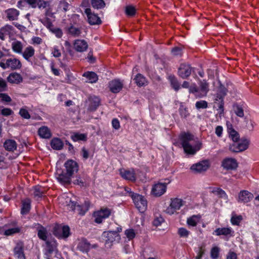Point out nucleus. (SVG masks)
Returning a JSON list of instances; mask_svg holds the SVG:
<instances>
[{
  "instance_id": "f257e3e1",
  "label": "nucleus",
  "mask_w": 259,
  "mask_h": 259,
  "mask_svg": "<svg viewBox=\"0 0 259 259\" xmlns=\"http://www.w3.org/2000/svg\"><path fill=\"white\" fill-rule=\"evenodd\" d=\"M65 169L58 171L57 178L58 181L64 185H69L71 182V178L78 171V163L71 159L68 160L64 163Z\"/></svg>"
},
{
  "instance_id": "f03ea898",
  "label": "nucleus",
  "mask_w": 259,
  "mask_h": 259,
  "mask_svg": "<svg viewBox=\"0 0 259 259\" xmlns=\"http://www.w3.org/2000/svg\"><path fill=\"white\" fill-rule=\"evenodd\" d=\"M194 136L189 132L182 133L179 136L181 144L185 153L188 155H194L202 148V143L197 141L194 146L190 142L194 140Z\"/></svg>"
},
{
  "instance_id": "7ed1b4c3",
  "label": "nucleus",
  "mask_w": 259,
  "mask_h": 259,
  "mask_svg": "<svg viewBox=\"0 0 259 259\" xmlns=\"http://www.w3.org/2000/svg\"><path fill=\"white\" fill-rule=\"evenodd\" d=\"M121 227H117L116 231H109L103 232L102 236L105 238L106 247L111 248L114 241H119L120 239V236L118 232H121Z\"/></svg>"
},
{
  "instance_id": "20e7f679",
  "label": "nucleus",
  "mask_w": 259,
  "mask_h": 259,
  "mask_svg": "<svg viewBox=\"0 0 259 259\" xmlns=\"http://www.w3.org/2000/svg\"><path fill=\"white\" fill-rule=\"evenodd\" d=\"M53 234L58 239H66L70 235V228L68 226L56 224L53 228Z\"/></svg>"
},
{
  "instance_id": "39448f33",
  "label": "nucleus",
  "mask_w": 259,
  "mask_h": 259,
  "mask_svg": "<svg viewBox=\"0 0 259 259\" xmlns=\"http://www.w3.org/2000/svg\"><path fill=\"white\" fill-rule=\"evenodd\" d=\"M70 210L76 212L77 214L83 215L89 210L90 202L89 201H85L83 204H77L76 202L70 201L67 205Z\"/></svg>"
},
{
  "instance_id": "423d86ee",
  "label": "nucleus",
  "mask_w": 259,
  "mask_h": 259,
  "mask_svg": "<svg viewBox=\"0 0 259 259\" xmlns=\"http://www.w3.org/2000/svg\"><path fill=\"white\" fill-rule=\"evenodd\" d=\"M185 203V202L182 199L178 198H171L170 204L166 209L165 212L170 215L173 214L178 210H179Z\"/></svg>"
},
{
  "instance_id": "0eeeda50",
  "label": "nucleus",
  "mask_w": 259,
  "mask_h": 259,
  "mask_svg": "<svg viewBox=\"0 0 259 259\" xmlns=\"http://www.w3.org/2000/svg\"><path fill=\"white\" fill-rule=\"evenodd\" d=\"M194 71V68L190 64L183 63L180 64L178 68V75L182 79H187Z\"/></svg>"
},
{
  "instance_id": "6e6552de",
  "label": "nucleus",
  "mask_w": 259,
  "mask_h": 259,
  "mask_svg": "<svg viewBox=\"0 0 259 259\" xmlns=\"http://www.w3.org/2000/svg\"><path fill=\"white\" fill-rule=\"evenodd\" d=\"M170 182V180L167 179L164 180V182H158L155 184L152 189L153 195L157 197L162 195L166 192L167 185Z\"/></svg>"
},
{
  "instance_id": "1a4fd4ad",
  "label": "nucleus",
  "mask_w": 259,
  "mask_h": 259,
  "mask_svg": "<svg viewBox=\"0 0 259 259\" xmlns=\"http://www.w3.org/2000/svg\"><path fill=\"white\" fill-rule=\"evenodd\" d=\"M112 209L107 207H102L99 210L94 212L95 222L97 224L102 223L104 219L109 217L111 214Z\"/></svg>"
},
{
  "instance_id": "9d476101",
  "label": "nucleus",
  "mask_w": 259,
  "mask_h": 259,
  "mask_svg": "<svg viewBox=\"0 0 259 259\" xmlns=\"http://www.w3.org/2000/svg\"><path fill=\"white\" fill-rule=\"evenodd\" d=\"M132 199L136 207L140 212H143L146 209L147 201L143 196L137 193L133 194Z\"/></svg>"
},
{
  "instance_id": "9b49d317",
  "label": "nucleus",
  "mask_w": 259,
  "mask_h": 259,
  "mask_svg": "<svg viewBox=\"0 0 259 259\" xmlns=\"http://www.w3.org/2000/svg\"><path fill=\"white\" fill-rule=\"evenodd\" d=\"M0 66L3 69L11 68L12 70L19 69L22 67L20 61L16 58H10L6 60V63L0 62Z\"/></svg>"
},
{
  "instance_id": "f8f14e48",
  "label": "nucleus",
  "mask_w": 259,
  "mask_h": 259,
  "mask_svg": "<svg viewBox=\"0 0 259 259\" xmlns=\"http://www.w3.org/2000/svg\"><path fill=\"white\" fill-rule=\"evenodd\" d=\"M249 144L247 139H242L239 143H234L230 147V150L234 152H239L246 150Z\"/></svg>"
},
{
  "instance_id": "ddd939ff",
  "label": "nucleus",
  "mask_w": 259,
  "mask_h": 259,
  "mask_svg": "<svg viewBox=\"0 0 259 259\" xmlns=\"http://www.w3.org/2000/svg\"><path fill=\"white\" fill-rule=\"evenodd\" d=\"M84 13L88 17V21L89 23L92 25H99L102 23L101 19L98 17V15L92 12L90 8H85Z\"/></svg>"
},
{
  "instance_id": "4468645a",
  "label": "nucleus",
  "mask_w": 259,
  "mask_h": 259,
  "mask_svg": "<svg viewBox=\"0 0 259 259\" xmlns=\"http://www.w3.org/2000/svg\"><path fill=\"white\" fill-rule=\"evenodd\" d=\"M46 247L45 249V255L46 259H52V253L57 250V242L55 240H48L46 242Z\"/></svg>"
},
{
  "instance_id": "2eb2a0df",
  "label": "nucleus",
  "mask_w": 259,
  "mask_h": 259,
  "mask_svg": "<svg viewBox=\"0 0 259 259\" xmlns=\"http://www.w3.org/2000/svg\"><path fill=\"white\" fill-rule=\"evenodd\" d=\"M14 28L10 25L7 24L0 28V39L5 40L7 36L11 38L14 34Z\"/></svg>"
},
{
  "instance_id": "dca6fc26",
  "label": "nucleus",
  "mask_w": 259,
  "mask_h": 259,
  "mask_svg": "<svg viewBox=\"0 0 259 259\" xmlns=\"http://www.w3.org/2000/svg\"><path fill=\"white\" fill-rule=\"evenodd\" d=\"M222 166L227 170H234L238 167V163L234 158H226L222 162Z\"/></svg>"
},
{
  "instance_id": "f3484780",
  "label": "nucleus",
  "mask_w": 259,
  "mask_h": 259,
  "mask_svg": "<svg viewBox=\"0 0 259 259\" xmlns=\"http://www.w3.org/2000/svg\"><path fill=\"white\" fill-rule=\"evenodd\" d=\"M123 82L119 79H115L109 82L110 91L113 93H119L123 88Z\"/></svg>"
},
{
  "instance_id": "a211bd4d",
  "label": "nucleus",
  "mask_w": 259,
  "mask_h": 259,
  "mask_svg": "<svg viewBox=\"0 0 259 259\" xmlns=\"http://www.w3.org/2000/svg\"><path fill=\"white\" fill-rule=\"evenodd\" d=\"M209 167L208 161L207 160H204L192 165L191 167V169L196 172H201L206 171Z\"/></svg>"
},
{
  "instance_id": "6ab92c4d",
  "label": "nucleus",
  "mask_w": 259,
  "mask_h": 259,
  "mask_svg": "<svg viewBox=\"0 0 259 259\" xmlns=\"http://www.w3.org/2000/svg\"><path fill=\"white\" fill-rule=\"evenodd\" d=\"M121 177L126 180L135 182L136 180V174L133 169L127 170L124 168L119 170Z\"/></svg>"
},
{
  "instance_id": "aec40b11",
  "label": "nucleus",
  "mask_w": 259,
  "mask_h": 259,
  "mask_svg": "<svg viewBox=\"0 0 259 259\" xmlns=\"http://www.w3.org/2000/svg\"><path fill=\"white\" fill-rule=\"evenodd\" d=\"M253 195L247 190H242L238 194V202L244 203L250 202L253 198Z\"/></svg>"
},
{
  "instance_id": "412c9836",
  "label": "nucleus",
  "mask_w": 259,
  "mask_h": 259,
  "mask_svg": "<svg viewBox=\"0 0 259 259\" xmlns=\"http://www.w3.org/2000/svg\"><path fill=\"white\" fill-rule=\"evenodd\" d=\"M91 244L84 238L79 240L77 245V249L82 252L88 253L90 249Z\"/></svg>"
},
{
  "instance_id": "4be33fe9",
  "label": "nucleus",
  "mask_w": 259,
  "mask_h": 259,
  "mask_svg": "<svg viewBox=\"0 0 259 259\" xmlns=\"http://www.w3.org/2000/svg\"><path fill=\"white\" fill-rule=\"evenodd\" d=\"M34 227L37 231L38 237L40 239L45 241L46 242V241H48V231L46 228L38 223L35 224Z\"/></svg>"
},
{
  "instance_id": "5701e85b",
  "label": "nucleus",
  "mask_w": 259,
  "mask_h": 259,
  "mask_svg": "<svg viewBox=\"0 0 259 259\" xmlns=\"http://www.w3.org/2000/svg\"><path fill=\"white\" fill-rule=\"evenodd\" d=\"M88 110L95 111L100 105V99L96 96H91L89 98Z\"/></svg>"
},
{
  "instance_id": "b1692460",
  "label": "nucleus",
  "mask_w": 259,
  "mask_h": 259,
  "mask_svg": "<svg viewBox=\"0 0 259 259\" xmlns=\"http://www.w3.org/2000/svg\"><path fill=\"white\" fill-rule=\"evenodd\" d=\"M74 49L79 52H83L88 48L87 42L83 39H77L74 42Z\"/></svg>"
},
{
  "instance_id": "393cba45",
  "label": "nucleus",
  "mask_w": 259,
  "mask_h": 259,
  "mask_svg": "<svg viewBox=\"0 0 259 259\" xmlns=\"http://www.w3.org/2000/svg\"><path fill=\"white\" fill-rule=\"evenodd\" d=\"M234 231L231 228H219L216 229L213 233L217 236H233L234 235Z\"/></svg>"
},
{
  "instance_id": "a878e982",
  "label": "nucleus",
  "mask_w": 259,
  "mask_h": 259,
  "mask_svg": "<svg viewBox=\"0 0 259 259\" xmlns=\"http://www.w3.org/2000/svg\"><path fill=\"white\" fill-rule=\"evenodd\" d=\"M14 254L19 259H25L24 253V246L22 242L18 243L14 249Z\"/></svg>"
},
{
  "instance_id": "bb28decb",
  "label": "nucleus",
  "mask_w": 259,
  "mask_h": 259,
  "mask_svg": "<svg viewBox=\"0 0 259 259\" xmlns=\"http://www.w3.org/2000/svg\"><path fill=\"white\" fill-rule=\"evenodd\" d=\"M35 54L34 49L31 46L27 47L21 53L23 57L27 61H30L31 58L34 56Z\"/></svg>"
},
{
  "instance_id": "cd10ccee",
  "label": "nucleus",
  "mask_w": 259,
  "mask_h": 259,
  "mask_svg": "<svg viewBox=\"0 0 259 259\" xmlns=\"http://www.w3.org/2000/svg\"><path fill=\"white\" fill-rule=\"evenodd\" d=\"M7 80L10 83L18 84L22 82L23 78L20 74L14 72L10 74Z\"/></svg>"
},
{
  "instance_id": "c85d7f7f",
  "label": "nucleus",
  "mask_w": 259,
  "mask_h": 259,
  "mask_svg": "<svg viewBox=\"0 0 259 259\" xmlns=\"http://www.w3.org/2000/svg\"><path fill=\"white\" fill-rule=\"evenodd\" d=\"M7 18L10 21L17 20L19 15V12L17 9L11 8L5 11Z\"/></svg>"
},
{
  "instance_id": "c756f323",
  "label": "nucleus",
  "mask_w": 259,
  "mask_h": 259,
  "mask_svg": "<svg viewBox=\"0 0 259 259\" xmlns=\"http://www.w3.org/2000/svg\"><path fill=\"white\" fill-rule=\"evenodd\" d=\"M38 135L44 139H50L52 136L50 130L46 126L40 127L38 130Z\"/></svg>"
},
{
  "instance_id": "7c9ffc66",
  "label": "nucleus",
  "mask_w": 259,
  "mask_h": 259,
  "mask_svg": "<svg viewBox=\"0 0 259 259\" xmlns=\"http://www.w3.org/2000/svg\"><path fill=\"white\" fill-rule=\"evenodd\" d=\"M82 76L87 78V82L91 83H95L98 80V76L97 74L93 71L85 72L83 74Z\"/></svg>"
},
{
  "instance_id": "2f4dec72",
  "label": "nucleus",
  "mask_w": 259,
  "mask_h": 259,
  "mask_svg": "<svg viewBox=\"0 0 259 259\" xmlns=\"http://www.w3.org/2000/svg\"><path fill=\"white\" fill-rule=\"evenodd\" d=\"M50 145L53 149L60 150L63 148L64 144L60 139L54 138L52 139Z\"/></svg>"
},
{
  "instance_id": "473e14b6",
  "label": "nucleus",
  "mask_w": 259,
  "mask_h": 259,
  "mask_svg": "<svg viewBox=\"0 0 259 259\" xmlns=\"http://www.w3.org/2000/svg\"><path fill=\"white\" fill-rule=\"evenodd\" d=\"M71 7V4L68 3L67 0H61L58 6V10L59 11L66 13L69 11Z\"/></svg>"
},
{
  "instance_id": "72a5a7b5",
  "label": "nucleus",
  "mask_w": 259,
  "mask_h": 259,
  "mask_svg": "<svg viewBox=\"0 0 259 259\" xmlns=\"http://www.w3.org/2000/svg\"><path fill=\"white\" fill-rule=\"evenodd\" d=\"M31 208V201L29 199H25L22 201L21 213L23 215L29 213Z\"/></svg>"
},
{
  "instance_id": "f704fd0d",
  "label": "nucleus",
  "mask_w": 259,
  "mask_h": 259,
  "mask_svg": "<svg viewBox=\"0 0 259 259\" xmlns=\"http://www.w3.org/2000/svg\"><path fill=\"white\" fill-rule=\"evenodd\" d=\"M17 144L13 140H7L4 143V147L9 151L13 152L17 148Z\"/></svg>"
},
{
  "instance_id": "c9c22d12",
  "label": "nucleus",
  "mask_w": 259,
  "mask_h": 259,
  "mask_svg": "<svg viewBox=\"0 0 259 259\" xmlns=\"http://www.w3.org/2000/svg\"><path fill=\"white\" fill-rule=\"evenodd\" d=\"M134 80L135 81L136 84L139 87L145 86L147 84V79L144 75L140 73H138L136 75L134 78Z\"/></svg>"
},
{
  "instance_id": "e433bc0d",
  "label": "nucleus",
  "mask_w": 259,
  "mask_h": 259,
  "mask_svg": "<svg viewBox=\"0 0 259 259\" xmlns=\"http://www.w3.org/2000/svg\"><path fill=\"white\" fill-rule=\"evenodd\" d=\"M11 46L12 49L15 53L21 54L22 53L23 45L21 41L19 40H15L12 42Z\"/></svg>"
},
{
  "instance_id": "4c0bfd02",
  "label": "nucleus",
  "mask_w": 259,
  "mask_h": 259,
  "mask_svg": "<svg viewBox=\"0 0 259 259\" xmlns=\"http://www.w3.org/2000/svg\"><path fill=\"white\" fill-rule=\"evenodd\" d=\"M201 96H205L209 91V84L205 80H200L199 82Z\"/></svg>"
},
{
  "instance_id": "58836bf2",
  "label": "nucleus",
  "mask_w": 259,
  "mask_h": 259,
  "mask_svg": "<svg viewBox=\"0 0 259 259\" xmlns=\"http://www.w3.org/2000/svg\"><path fill=\"white\" fill-rule=\"evenodd\" d=\"M227 127L230 137L234 142H237L239 138V135L238 132L233 128L231 124L229 125L227 123Z\"/></svg>"
},
{
  "instance_id": "ea45409f",
  "label": "nucleus",
  "mask_w": 259,
  "mask_h": 259,
  "mask_svg": "<svg viewBox=\"0 0 259 259\" xmlns=\"http://www.w3.org/2000/svg\"><path fill=\"white\" fill-rule=\"evenodd\" d=\"M210 189H211V192L215 195H217L220 198H227V195L226 193L220 188L216 187H210Z\"/></svg>"
},
{
  "instance_id": "a19ab883",
  "label": "nucleus",
  "mask_w": 259,
  "mask_h": 259,
  "mask_svg": "<svg viewBox=\"0 0 259 259\" xmlns=\"http://www.w3.org/2000/svg\"><path fill=\"white\" fill-rule=\"evenodd\" d=\"M170 85L176 91H178L180 89V84L178 79L174 75H170L168 77Z\"/></svg>"
},
{
  "instance_id": "79ce46f5",
  "label": "nucleus",
  "mask_w": 259,
  "mask_h": 259,
  "mask_svg": "<svg viewBox=\"0 0 259 259\" xmlns=\"http://www.w3.org/2000/svg\"><path fill=\"white\" fill-rule=\"evenodd\" d=\"M91 4L92 7L96 9H101L105 6L104 0H91Z\"/></svg>"
},
{
  "instance_id": "37998d69",
  "label": "nucleus",
  "mask_w": 259,
  "mask_h": 259,
  "mask_svg": "<svg viewBox=\"0 0 259 259\" xmlns=\"http://www.w3.org/2000/svg\"><path fill=\"white\" fill-rule=\"evenodd\" d=\"M68 33L71 35L77 37L81 34V30L79 28H77L72 25L68 28Z\"/></svg>"
},
{
  "instance_id": "c03bdc74",
  "label": "nucleus",
  "mask_w": 259,
  "mask_h": 259,
  "mask_svg": "<svg viewBox=\"0 0 259 259\" xmlns=\"http://www.w3.org/2000/svg\"><path fill=\"white\" fill-rule=\"evenodd\" d=\"M200 218L199 215H194L187 219V223L189 226L195 227L197 225Z\"/></svg>"
},
{
  "instance_id": "a18cd8bd",
  "label": "nucleus",
  "mask_w": 259,
  "mask_h": 259,
  "mask_svg": "<svg viewBox=\"0 0 259 259\" xmlns=\"http://www.w3.org/2000/svg\"><path fill=\"white\" fill-rule=\"evenodd\" d=\"M71 138L74 142L78 141H86L87 140V136L84 134L75 133L72 135Z\"/></svg>"
},
{
  "instance_id": "49530a36",
  "label": "nucleus",
  "mask_w": 259,
  "mask_h": 259,
  "mask_svg": "<svg viewBox=\"0 0 259 259\" xmlns=\"http://www.w3.org/2000/svg\"><path fill=\"white\" fill-rule=\"evenodd\" d=\"M179 111L182 118H187L190 115L188 108L182 104L180 105Z\"/></svg>"
},
{
  "instance_id": "de8ad7c7",
  "label": "nucleus",
  "mask_w": 259,
  "mask_h": 259,
  "mask_svg": "<svg viewBox=\"0 0 259 259\" xmlns=\"http://www.w3.org/2000/svg\"><path fill=\"white\" fill-rule=\"evenodd\" d=\"M215 104L217 105L218 107V110H219V114L221 115L224 113V99H219L218 98H215Z\"/></svg>"
},
{
  "instance_id": "09e8293b",
  "label": "nucleus",
  "mask_w": 259,
  "mask_h": 259,
  "mask_svg": "<svg viewBox=\"0 0 259 259\" xmlns=\"http://www.w3.org/2000/svg\"><path fill=\"white\" fill-rule=\"evenodd\" d=\"M85 176L84 174H83L82 176L77 175L76 177V179L74 180L73 183L75 185L83 186L85 183Z\"/></svg>"
},
{
  "instance_id": "8fccbe9b",
  "label": "nucleus",
  "mask_w": 259,
  "mask_h": 259,
  "mask_svg": "<svg viewBox=\"0 0 259 259\" xmlns=\"http://www.w3.org/2000/svg\"><path fill=\"white\" fill-rule=\"evenodd\" d=\"M227 90L224 87H220L216 95V98L219 99H223L227 95Z\"/></svg>"
},
{
  "instance_id": "3c124183",
  "label": "nucleus",
  "mask_w": 259,
  "mask_h": 259,
  "mask_svg": "<svg viewBox=\"0 0 259 259\" xmlns=\"http://www.w3.org/2000/svg\"><path fill=\"white\" fill-rule=\"evenodd\" d=\"M44 193V188L42 187L39 186L34 187V195L35 197L40 198L42 196Z\"/></svg>"
},
{
  "instance_id": "603ef678",
  "label": "nucleus",
  "mask_w": 259,
  "mask_h": 259,
  "mask_svg": "<svg viewBox=\"0 0 259 259\" xmlns=\"http://www.w3.org/2000/svg\"><path fill=\"white\" fill-rule=\"evenodd\" d=\"M21 231V228L19 227H16L14 228L9 229L6 230L4 232V235L10 236L14 234L19 233Z\"/></svg>"
},
{
  "instance_id": "864d4df0",
  "label": "nucleus",
  "mask_w": 259,
  "mask_h": 259,
  "mask_svg": "<svg viewBox=\"0 0 259 259\" xmlns=\"http://www.w3.org/2000/svg\"><path fill=\"white\" fill-rule=\"evenodd\" d=\"M8 163L7 159L2 152H0V169H5L7 168Z\"/></svg>"
},
{
  "instance_id": "5fc2aeb1",
  "label": "nucleus",
  "mask_w": 259,
  "mask_h": 259,
  "mask_svg": "<svg viewBox=\"0 0 259 259\" xmlns=\"http://www.w3.org/2000/svg\"><path fill=\"white\" fill-rule=\"evenodd\" d=\"M136 10L132 6H127L125 8V14L127 16L133 17L136 14Z\"/></svg>"
},
{
  "instance_id": "6e6d98bb",
  "label": "nucleus",
  "mask_w": 259,
  "mask_h": 259,
  "mask_svg": "<svg viewBox=\"0 0 259 259\" xmlns=\"http://www.w3.org/2000/svg\"><path fill=\"white\" fill-rule=\"evenodd\" d=\"M220 248L218 246L213 247L210 250V257L212 259H217L219 255Z\"/></svg>"
},
{
  "instance_id": "4d7b16f0",
  "label": "nucleus",
  "mask_w": 259,
  "mask_h": 259,
  "mask_svg": "<svg viewBox=\"0 0 259 259\" xmlns=\"http://www.w3.org/2000/svg\"><path fill=\"white\" fill-rule=\"evenodd\" d=\"M242 220V217L241 215H233L231 218V222L233 225L239 226Z\"/></svg>"
},
{
  "instance_id": "13d9d810",
  "label": "nucleus",
  "mask_w": 259,
  "mask_h": 259,
  "mask_svg": "<svg viewBox=\"0 0 259 259\" xmlns=\"http://www.w3.org/2000/svg\"><path fill=\"white\" fill-rule=\"evenodd\" d=\"M196 108L198 109H206L208 107V103L206 101L201 100L197 101L195 104Z\"/></svg>"
},
{
  "instance_id": "bf43d9fd",
  "label": "nucleus",
  "mask_w": 259,
  "mask_h": 259,
  "mask_svg": "<svg viewBox=\"0 0 259 259\" xmlns=\"http://www.w3.org/2000/svg\"><path fill=\"white\" fill-rule=\"evenodd\" d=\"M234 108L235 113L238 116L240 117H243L244 116V111L241 106L237 105L235 106Z\"/></svg>"
},
{
  "instance_id": "052dcab7",
  "label": "nucleus",
  "mask_w": 259,
  "mask_h": 259,
  "mask_svg": "<svg viewBox=\"0 0 259 259\" xmlns=\"http://www.w3.org/2000/svg\"><path fill=\"white\" fill-rule=\"evenodd\" d=\"M178 234L181 237L187 238L190 234V232L184 228H180L178 230Z\"/></svg>"
},
{
  "instance_id": "680f3d73",
  "label": "nucleus",
  "mask_w": 259,
  "mask_h": 259,
  "mask_svg": "<svg viewBox=\"0 0 259 259\" xmlns=\"http://www.w3.org/2000/svg\"><path fill=\"white\" fill-rule=\"evenodd\" d=\"M19 114L20 116L25 119H29L30 118V115L28 111L24 108H21L19 111Z\"/></svg>"
},
{
  "instance_id": "e2e57ef3",
  "label": "nucleus",
  "mask_w": 259,
  "mask_h": 259,
  "mask_svg": "<svg viewBox=\"0 0 259 259\" xmlns=\"http://www.w3.org/2000/svg\"><path fill=\"white\" fill-rule=\"evenodd\" d=\"M125 234L129 240H132L135 237L136 234L133 229H128L125 231Z\"/></svg>"
},
{
  "instance_id": "0e129e2a",
  "label": "nucleus",
  "mask_w": 259,
  "mask_h": 259,
  "mask_svg": "<svg viewBox=\"0 0 259 259\" xmlns=\"http://www.w3.org/2000/svg\"><path fill=\"white\" fill-rule=\"evenodd\" d=\"M205 245H202L199 247V250L198 252L197 255L196 256L195 259H201L202 256L205 253Z\"/></svg>"
},
{
  "instance_id": "69168bd1",
  "label": "nucleus",
  "mask_w": 259,
  "mask_h": 259,
  "mask_svg": "<svg viewBox=\"0 0 259 259\" xmlns=\"http://www.w3.org/2000/svg\"><path fill=\"white\" fill-rule=\"evenodd\" d=\"M0 98L2 101L8 103L12 101L11 97L7 94L4 93H0Z\"/></svg>"
},
{
  "instance_id": "338daca9",
  "label": "nucleus",
  "mask_w": 259,
  "mask_h": 259,
  "mask_svg": "<svg viewBox=\"0 0 259 259\" xmlns=\"http://www.w3.org/2000/svg\"><path fill=\"white\" fill-rule=\"evenodd\" d=\"M13 113V111L8 108H5L1 110V114L5 116L11 115Z\"/></svg>"
},
{
  "instance_id": "774afa93",
  "label": "nucleus",
  "mask_w": 259,
  "mask_h": 259,
  "mask_svg": "<svg viewBox=\"0 0 259 259\" xmlns=\"http://www.w3.org/2000/svg\"><path fill=\"white\" fill-rule=\"evenodd\" d=\"M112 125L113 127L117 130L120 127L119 121L117 118H113L112 120Z\"/></svg>"
}]
</instances>
